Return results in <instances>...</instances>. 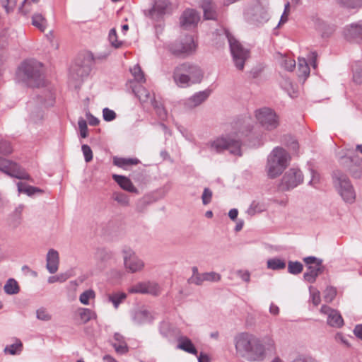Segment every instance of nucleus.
<instances>
[{"label":"nucleus","instance_id":"f257e3e1","mask_svg":"<svg viewBox=\"0 0 362 362\" xmlns=\"http://www.w3.org/2000/svg\"><path fill=\"white\" fill-rule=\"evenodd\" d=\"M253 121L249 116L238 119L233 124L232 132L221 136L208 142L207 146L211 151L222 153L228 150L230 153L241 156V146L243 140L248 137L253 129Z\"/></svg>","mask_w":362,"mask_h":362},{"label":"nucleus","instance_id":"f03ea898","mask_svg":"<svg viewBox=\"0 0 362 362\" xmlns=\"http://www.w3.org/2000/svg\"><path fill=\"white\" fill-rule=\"evenodd\" d=\"M235 346L241 356L251 362L263 361L267 352L275 350V343L272 337L259 338L248 332L240 333L235 337Z\"/></svg>","mask_w":362,"mask_h":362},{"label":"nucleus","instance_id":"7ed1b4c3","mask_svg":"<svg viewBox=\"0 0 362 362\" xmlns=\"http://www.w3.org/2000/svg\"><path fill=\"white\" fill-rule=\"evenodd\" d=\"M16 78L28 86L39 87L44 81L42 64L35 59L23 61L18 68Z\"/></svg>","mask_w":362,"mask_h":362},{"label":"nucleus","instance_id":"20e7f679","mask_svg":"<svg viewBox=\"0 0 362 362\" xmlns=\"http://www.w3.org/2000/svg\"><path fill=\"white\" fill-rule=\"evenodd\" d=\"M202 77L201 69L197 65L187 62L177 66L173 71L174 81L181 88L200 83Z\"/></svg>","mask_w":362,"mask_h":362},{"label":"nucleus","instance_id":"39448f33","mask_svg":"<svg viewBox=\"0 0 362 362\" xmlns=\"http://www.w3.org/2000/svg\"><path fill=\"white\" fill-rule=\"evenodd\" d=\"M290 159V155L285 149L276 147L268 157L267 165L268 176L274 179L281 175L288 165Z\"/></svg>","mask_w":362,"mask_h":362},{"label":"nucleus","instance_id":"423d86ee","mask_svg":"<svg viewBox=\"0 0 362 362\" xmlns=\"http://www.w3.org/2000/svg\"><path fill=\"white\" fill-rule=\"evenodd\" d=\"M333 184L343 201L353 204L356 197V192L348 176L341 170H335L332 174Z\"/></svg>","mask_w":362,"mask_h":362},{"label":"nucleus","instance_id":"0eeeda50","mask_svg":"<svg viewBox=\"0 0 362 362\" xmlns=\"http://www.w3.org/2000/svg\"><path fill=\"white\" fill-rule=\"evenodd\" d=\"M230 52L235 67L243 70L245 61L250 57V50L245 48L228 31H226Z\"/></svg>","mask_w":362,"mask_h":362},{"label":"nucleus","instance_id":"6e6552de","mask_svg":"<svg viewBox=\"0 0 362 362\" xmlns=\"http://www.w3.org/2000/svg\"><path fill=\"white\" fill-rule=\"evenodd\" d=\"M196 47L197 45L194 37L190 35H187L172 42L169 45V50L175 56L184 58L192 54L195 52Z\"/></svg>","mask_w":362,"mask_h":362},{"label":"nucleus","instance_id":"1a4fd4ad","mask_svg":"<svg viewBox=\"0 0 362 362\" xmlns=\"http://www.w3.org/2000/svg\"><path fill=\"white\" fill-rule=\"evenodd\" d=\"M255 116L260 125L267 130H274L279 124L277 115L269 107H264L256 110Z\"/></svg>","mask_w":362,"mask_h":362},{"label":"nucleus","instance_id":"9d476101","mask_svg":"<svg viewBox=\"0 0 362 362\" xmlns=\"http://www.w3.org/2000/svg\"><path fill=\"white\" fill-rule=\"evenodd\" d=\"M124 265L126 270L130 273H136L143 270L144 262L139 258L133 249L124 246L122 250Z\"/></svg>","mask_w":362,"mask_h":362},{"label":"nucleus","instance_id":"9b49d317","mask_svg":"<svg viewBox=\"0 0 362 362\" xmlns=\"http://www.w3.org/2000/svg\"><path fill=\"white\" fill-rule=\"evenodd\" d=\"M245 18L249 23L258 25L267 22L269 15L267 10L257 1L245 10Z\"/></svg>","mask_w":362,"mask_h":362},{"label":"nucleus","instance_id":"f8f14e48","mask_svg":"<svg viewBox=\"0 0 362 362\" xmlns=\"http://www.w3.org/2000/svg\"><path fill=\"white\" fill-rule=\"evenodd\" d=\"M303 181L302 172L298 168H292L285 173L278 188L282 192L289 191L301 184Z\"/></svg>","mask_w":362,"mask_h":362},{"label":"nucleus","instance_id":"ddd939ff","mask_svg":"<svg viewBox=\"0 0 362 362\" xmlns=\"http://www.w3.org/2000/svg\"><path fill=\"white\" fill-rule=\"evenodd\" d=\"M0 170L19 180H30V175L16 163L0 157Z\"/></svg>","mask_w":362,"mask_h":362},{"label":"nucleus","instance_id":"4468645a","mask_svg":"<svg viewBox=\"0 0 362 362\" xmlns=\"http://www.w3.org/2000/svg\"><path fill=\"white\" fill-rule=\"evenodd\" d=\"M130 293H142L158 296L160 293L159 285L154 281L139 282L128 289Z\"/></svg>","mask_w":362,"mask_h":362},{"label":"nucleus","instance_id":"2eb2a0df","mask_svg":"<svg viewBox=\"0 0 362 362\" xmlns=\"http://www.w3.org/2000/svg\"><path fill=\"white\" fill-rule=\"evenodd\" d=\"M37 103H40L41 106H38L35 105L34 101H29L28 103V110L30 112V119L34 123H37L38 121H40L43 117V111L42 110V107L47 106L46 102L43 100L42 96H37Z\"/></svg>","mask_w":362,"mask_h":362},{"label":"nucleus","instance_id":"dca6fc26","mask_svg":"<svg viewBox=\"0 0 362 362\" xmlns=\"http://www.w3.org/2000/svg\"><path fill=\"white\" fill-rule=\"evenodd\" d=\"M344 35L349 41L362 42V23H352L346 26Z\"/></svg>","mask_w":362,"mask_h":362},{"label":"nucleus","instance_id":"f3484780","mask_svg":"<svg viewBox=\"0 0 362 362\" xmlns=\"http://www.w3.org/2000/svg\"><path fill=\"white\" fill-rule=\"evenodd\" d=\"M321 313L327 314V324L331 327H341L344 325V320L340 313L336 310L332 309L327 305H322L320 309Z\"/></svg>","mask_w":362,"mask_h":362},{"label":"nucleus","instance_id":"a211bd4d","mask_svg":"<svg viewBox=\"0 0 362 362\" xmlns=\"http://www.w3.org/2000/svg\"><path fill=\"white\" fill-rule=\"evenodd\" d=\"M168 0H155L154 5L148 11V16L151 18L159 21L166 13L170 6Z\"/></svg>","mask_w":362,"mask_h":362},{"label":"nucleus","instance_id":"6ab92c4d","mask_svg":"<svg viewBox=\"0 0 362 362\" xmlns=\"http://www.w3.org/2000/svg\"><path fill=\"white\" fill-rule=\"evenodd\" d=\"M211 92V90L206 89L194 93L192 96L185 100V107L188 109H193L199 106L209 97Z\"/></svg>","mask_w":362,"mask_h":362},{"label":"nucleus","instance_id":"aec40b11","mask_svg":"<svg viewBox=\"0 0 362 362\" xmlns=\"http://www.w3.org/2000/svg\"><path fill=\"white\" fill-rule=\"evenodd\" d=\"M308 271L303 274V279L310 284L315 282L317 277L323 273L325 267L322 261H319L317 265L308 266Z\"/></svg>","mask_w":362,"mask_h":362},{"label":"nucleus","instance_id":"412c9836","mask_svg":"<svg viewBox=\"0 0 362 362\" xmlns=\"http://www.w3.org/2000/svg\"><path fill=\"white\" fill-rule=\"evenodd\" d=\"M46 268L50 274L57 272L59 264V252L54 249H49L46 257Z\"/></svg>","mask_w":362,"mask_h":362},{"label":"nucleus","instance_id":"4be33fe9","mask_svg":"<svg viewBox=\"0 0 362 362\" xmlns=\"http://www.w3.org/2000/svg\"><path fill=\"white\" fill-rule=\"evenodd\" d=\"M199 21L198 13L194 9H187L180 18V24L182 27L188 28L197 25Z\"/></svg>","mask_w":362,"mask_h":362},{"label":"nucleus","instance_id":"5701e85b","mask_svg":"<svg viewBox=\"0 0 362 362\" xmlns=\"http://www.w3.org/2000/svg\"><path fill=\"white\" fill-rule=\"evenodd\" d=\"M201 7L204 12V18L205 20L216 21L218 18L216 11V5L212 0H202Z\"/></svg>","mask_w":362,"mask_h":362},{"label":"nucleus","instance_id":"b1692460","mask_svg":"<svg viewBox=\"0 0 362 362\" xmlns=\"http://www.w3.org/2000/svg\"><path fill=\"white\" fill-rule=\"evenodd\" d=\"M90 66L89 65L75 64L73 66L70 71L71 77L76 80H83L85 77L88 76L90 72Z\"/></svg>","mask_w":362,"mask_h":362},{"label":"nucleus","instance_id":"393cba45","mask_svg":"<svg viewBox=\"0 0 362 362\" xmlns=\"http://www.w3.org/2000/svg\"><path fill=\"white\" fill-rule=\"evenodd\" d=\"M132 320L136 325H140L151 322L152 321V316L146 310H138L133 313Z\"/></svg>","mask_w":362,"mask_h":362},{"label":"nucleus","instance_id":"a878e982","mask_svg":"<svg viewBox=\"0 0 362 362\" xmlns=\"http://www.w3.org/2000/svg\"><path fill=\"white\" fill-rule=\"evenodd\" d=\"M132 91L142 104L148 103V101L151 102V99L154 98L153 95H151L149 90L141 85H136L133 87Z\"/></svg>","mask_w":362,"mask_h":362},{"label":"nucleus","instance_id":"bb28decb","mask_svg":"<svg viewBox=\"0 0 362 362\" xmlns=\"http://www.w3.org/2000/svg\"><path fill=\"white\" fill-rule=\"evenodd\" d=\"M177 348L193 355H197L198 353L192 341L187 337L178 338Z\"/></svg>","mask_w":362,"mask_h":362},{"label":"nucleus","instance_id":"cd10ccee","mask_svg":"<svg viewBox=\"0 0 362 362\" xmlns=\"http://www.w3.org/2000/svg\"><path fill=\"white\" fill-rule=\"evenodd\" d=\"M112 179L124 190L130 192L137 191L131 180L125 176L114 174L112 175Z\"/></svg>","mask_w":362,"mask_h":362},{"label":"nucleus","instance_id":"c85d7f7f","mask_svg":"<svg viewBox=\"0 0 362 362\" xmlns=\"http://www.w3.org/2000/svg\"><path fill=\"white\" fill-rule=\"evenodd\" d=\"M95 257L98 262V267L100 269H104L105 267V263L112 257V254L110 250L100 248L97 250Z\"/></svg>","mask_w":362,"mask_h":362},{"label":"nucleus","instance_id":"c756f323","mask_svg":"<svg viewBox=\"0 0 362 362\" xmlns=\"http://www.w3.org/2000/svg\"><path fill=\"white\" fill-rule=\"evenodd\" d=\"M114 340L115 341L112 343V346L117 353L123 354L128 351L127 344L122 334L115 333L114 335Z\"/></svg>","mask_w":362,"mask_h":362},{"label":"nucleus","instance_id":"7c9ffc66","mask_svg":"<svg viewBox=\"0 0 362 362\" xmlns=\"http://www.w3.org/2000/svg\"><path fill=\"white\" fill-rule=\"evenodd\" d=\"M32 24L40 31L44 32L47 27V20L42 13H35L32 16Z\"/></svg>","mask_w":362,"mask_h":362},{"label":"nucleus","instance_id":"2f4dec72","mask_svg":"<svg viewBox=\"0 0 362 362\" xmlns=\"http://www.w3.org/2000/svg\"><path fill=\"white\" fill-rule=\"evenodd\" d=\"M126 298L127 294L124 292H115L107 295L108 301L111 302L116 309Z\"/></svg>","mask_w":362,"mask_h":362},{"label":"nucleus","instance_id":"473e14b6","mask_svg":"<svg viewBox=\"0 0 362 362\" xmlns=\"http://www.w3.org/2000/svg\"><path fill=\"white\" fill-rule=\"evenodd\" d=\"M140 161L137 158H113V164L117 167L125 169L127 166L137 165Z\"/></svg>","mask_w":362,"mask_h":362},{"label":"nucleus","instance_id":"72a5a7b5","mask_svg":"<svg viewBox=\"0 0 362 362\" xmlns=\"http://www.w3.org/2000/svg\"><path fill=\"white\" fill-rule=\"evenodd\" d=\"M17 186H18V190L20 193H23L28 196H32L37 192H40V193L43 192V190L38 187L30 186V185H28L25 183H23L21 182H18Z\"/></svg>","mask_w":362,"mask_h":362},{"label":"nucleus","instance_id":"f704fd0d","mask_svg":"<svg viewBox=\"0 0 362 362\" xmlns=\"http://www.w3.org/2000/svg\"><path fill=\"white\" fill-rule=\"evenodd\" d=\"M4 292L8 295L17 294L20 291L18 282L14 279H9L4 286Z\"/></svg>","mask_w":362,"mask_h":362},{"label":"nucleus","instance_id":"c9c22d12","mask_svg":"<svg viewBox=\"0 0 362 362\" xmlns=\"http://www.w3.org/2000/svg\"><path fill=\"white\" fill-rule=\"evenodd\" d=\"M151 104L160 119L164 120L167 118V112L165 107L160 102L157 101L155 98L151 99Z\"/></svg>","mask_w":362,"mask_h":362},{"label":"nucleus","instance_id":"e433bc0d","mask_svg":"<svg viewBox=\"0 0 362 362\" xmlns=\"http://www.w3.org/2000/svg\"><path fill=\"white\" fill-rule=\"evenodd\" d=\"M267 267L272 270L284 269L286 267V262L284 260L279 258H272L267 260Z\"/></svg>","mask_w":362,"mask_h":362},{"label":"nucleus","instance_id":"4c0bfd02","mask_svg":"<svg viewBox=\"0 0 362 362\" xmlns=\"http://www.w3.org/2000/svg\"><path fill=\"white\" fill-rule=\"evenodd\" d=\"M303 270V265L298 261H288V272L291 274L298 275Z\"/></svg>","mask_w":362,"mask_h":362},{"label":"nucleus","instance_id":"58836bf2","mask_svg":"<svg viewBox=\"0 0 362 362\" xmlns=\"http://www.w3.org/2000/svg\"><path fill=\"white\" fill-rule=\"evenodd\" d=\"M22 346L23 344L21 340L16 339V343L8 345L5 347L4 352L11 355L18 354L21 351Z\"/></svg>","mask_w":362,"mask_h":362},{"label":"nucleus","instance_id":"ea45409f","mask_svg":"<svg viewBox=\"0 0 362 362\" xmlns=\"http://www.w3.org/2000/svg\"><path fill=\"white\" fill-rule=\"evenodd\" d=\"M132 74L133 75L134 79L139 83L145 82V76L144 74L142 71L140 66L139 64L135 65L132 69H130Z\"/></svg>","mask_w":362,"mask_h":362},{"label":"nucleus","instance_id":"a19ab883","mask_svg":"<svg viewBox=\"0 0 362 362\" xmlns=\"http://www.w3.org/2000/svg\"><path fill=\"white\" fill-rule=\"evenodd\" d=\"M112 199L122 206H126L129 205V197L123 192H114Z\"/></svg>","mask_w":362,"mask_h":362},{"label":"nucleus","instance_id":"79ce46f5","mask_svg":"<svg viewBox=\"0 0 362 362\" xmlns=\"http://www.w3.org/2000/svg\"><path fill=\"white\" fill-rule=\"evenodd\" d=\"M108 40L110 45L115 48H119L122 45V41L117 40V35L116 30L115 28H112L108 35Z\"/></svg>","mask_w":362,"mask_h":362},{"label":"nucleus","instance_id":"37998d69","mask_svg":"<svg viewBox=\"0 0 362 362\" xmlns=\"http://www.w3.org/2000/svg\"><path fill=\"white\" fill-rule=\"evenodd\" d=\"M95 296V292L93 290H86L80 295L79 300L83 305H88L90 299L94 298Z\"/></svg>","mask_w":362,"mask_h":362},{"label":"nucleus","instance_id":"c03bdc74","mask_svg":"<svg viewBox=\"0 0 362 362\" xmlns=\"http://www.w3.org/2000/svg\"><path fill=\"white\" fill-rule=\"evenodd\" d=\"M13 151V148L9 141L0 137V154H9Z\"/></svg>","mask_w":362,"mask_h":362},{"label":"nucleus","instance_id":"a18cd8bd","mask_svg":"<svg viewBox=\"0 0 362 362\" xmlns=\"http://www.w3.org/2000/svg\"><path fill=\"white\" fill-rule=\"evenodd\" d=\"M202 279L204 281L217 282L221 280V275L214 272H205L202 273Z\"/></svg>","mask_w":362,"mask_h":362},{"label":"nucleus","instance_id":"49530a36","mask_svg":"<svg viewBox=\"0 0 362 362\" xmlns=\"http://www.w3.org/2000/svg\"><path fill=\"white\" fill-rule=\"evenodd\" d=\"M339 163L344 170L351 172V168L353 167L351 156H341L339 159Z\"/></svg>","mask_w":362,"mask_h":362},{"label":"nucleus","instance_id":"de8ad7c7","mask_svg":"<svg viewBox=\"0 0 362 362\" xmlns=\"http://www.w3.org/2000/svg\"><path fill=\"white\" fill-rule=\"evenodd\" d=\"M337 295V290L332 286L327 287L324 292V299L326 302H332Z\"/></svg>","mask_w":362,"mask_h":362},{"label":"nucleus","instance_id":"09e8293b","mask_svg":"<svg viewBox=\"0 0 362 362\" xmlns=\"http://www.w3.org/2000/svg\"><path fill=\"white\" fill-rule=\"evenodd\" d=\"M299 71L301 73L302 75L304 76H308L310 74V68L308 65L307 61L305 59H298V64Z\"/></svg>","mask_w":362,"mask_h":362},{"label":"nucleus","instance_id":"8fccbe9b","mask_svg":"<svg viewBox=\"0 0 362 362\" xmlns=\"http://www.w3.org/2000/svg\"><path fill=\"white\" fill-rule=\"evenodd\" d=\"M281 65L286 70L292 71L296 66V62L294 59L288 57H283Z\"/></svg>","mask_w":362,"mask_h":362},{"label":"nucleus","instance_id":"3c124183","mask_svg":"<svg viewBox=\"0 0 362 362\" xmlns=\"http://www.w3.org/2000/svg\"><path fill=\"white\" fill-rule=\"evenodd\" d=\"M17 1L18 0H0L1 5L7 13L13 11L17 5Z\"/></svg>","mask_w":362,"mask_h":362},{"label":"nucleus","instance_id":"603ef678","mask_svg":"<svg viewBox=\"0 0 362 362\" xmlns=\"http://www.w3.org/2000/svg\"><path fill=\"white\" fill-rule=\"evenodd\" d=\"M262 211V207L259 204V203L254 201L250 204V207L247 210V214L250 216H254L257 213H260Z\"/></svg>","mask_w":362,"mask_h":362},{"label":"nucleus","instance_id":"864d4df0","mask_svg":"<svg viewBox=\"0 0 362 362\" xmlns=\"http://www.w3.org/2000/svg\"><path fill=\"white\" fill-rule=\"evenodd\" d=\"M212 196V191L209 188L205 187L202 195V204L204 205L209 204L211 202Z\"/></svg>","mask_w":362,"mask_h":362},{"label":"nucleus","instance_id":"5fc2aeb1","mask_svg":"<svg viewBox=\"0 0 362 362\" xmlns=\"http://www.w3.org/2000/svg\"><path fill=\"white\" fill-rule=\"evenodd\" d=\"M81 150L84 156L85 161L89 163L93 160V151L90 147L87 144H83Z\"/></svg>","mask_w":362,"mask_h":362},{"label":"nucleus","instance_id":"6e6d98bb","mask_svg":"<svg viewBox=\"0 0 362 362\" xmlns=\"http://www.w3.org/2000/svg\"><path fill=\"white\" fill-rule=\"evenodd\" d=\"M78 125L80 130L81 136L83 138H86L88 136V127L86 121L81 117L78 121Z\"/></svg>","mask_w":362,"mask_h":362},{"label":"nucleus","instance_id":"4d7b16f0","mask_svg":"<svg viewBox=\"0 0 362 362\" xmlns=\"http://www.w3.org/2000/svg\"><path fill=\"white\" fill-rule=\"evenodd\" d=\"M79 315L83 323H86L92 318L94 313L88 308H81Z\"/></svg>","mask_w":362,"mask_h":362},{"label":"nucleus","instance_id":"13d9d810","mask_svg":"<svg viewBox=\"0 0 362 362\" xmlns=\"http://www.w3.org/2000/svg\"><path fill=\"white\" fill-rule=\"evenodd\" d=\"M103 116L105 121L110 122L115 119L116 113L113 110L105 107L103 110Z\"/></svg>","mask_w":362,"mask_h":362},{"label":"nucleus","instance_id":"bf43d9fd","mask_svg":"<svg viewBox=\"0 0 362 362\" xmlns=\"http://www.w3.org/2000/svg\"><path fill=\"white\" fill-rule=\"evenodd\" d=\"M36 316L38 320L48 321L51 319V315L47 313L46 309L41 308L37 310Z\"/></svg>","mask_w":362,"mask_h":362},{"label":"nucleus","instance_id":"052dcab7","mask_svg":"<svg viewBox=\"0 0 362 362\" xmlns=\"http://www.w3.org/2000/svg\"><path fill=\"white\" fill-rule=\"evenodd\" d=\"M187 281L189 284H194L199 286L204 281V280L202 279V274H199L197 275H192V276L188 279Z\"/></svg>","mask_w":362,"mask_h":362},{"label":"nucleus","instance_id":"680f3d73","mask_svg":"<svg viewBox=\"0 0 362 362\" xmlns=\"http://www.w3.org/2000/svg\"><path fill=\"white\" fill-rule=\"evenodd\" d=\"M354 81L357 83H362V68L356 69L354 71Z\"/></svg>","mask_w":362,"mask_h":362},{"label":"nucleus","instance_id":"e2e57ef3","mask_svg":"<svg viewBox=\"0 0 362 362\" xmlns=\"http://www.w3.org/2000/svg\"><path fill=\"white\" fill-rule=\"evenodd\" d=\"M304 262L306 264L307 267L309 265H317L319 261H322L321 259H318L313 256L306 257L303 259Z\"/></svg>","mask_w":362,"mask_h":362},{"label":"nucleus","instance_id":"0e129e2a","mask_svg":"<svg viewBox=\"0 0 362 362\" xmlns=\"http://www.w3.org/2000/svg\"><path fill=\"white\" fill-rule=\"evenodd\" d=\"M311 298H312V302L314 304V305H315V306L318 305L321 300L320 292L318 291L312 292L311 293Z\"/></svg>","mask_w":362,"mask_h":362},{"label":"nucleus","instance_id":"69168bd1","mask_svg":"<svg viewBox=\"0 0 362 362\" xmlns=\"http://www.w3.org/2000/svg\"><path fill=\"white\" fill-rule=\"evenodd\" d=\"M86 117L90 126H97L100 122V120L90 112L86 113Z\"/></svg>","mask_w":362,"mask_h":362},{"label":"nucleus","instance_id":"338daca9","mask_svg":"<svg viewBox=\"0 0 362 362\" xmlns=\"http://www.w3.org/2000/svg\"><path fill=\"white\" fill-rule=\"evenodd\" d=\"M310 173H311L312 178H311L310 181L309 182V185L314 186L315 184L319 182L320 175L317 172H316L313 170H311Z\"/></svg>","mask_w":362,"mask_h":362},{"label":"nucleus","instance_id":"774afa93","mask_svg":"<svg viewBox=\"0 0 362 362\" xmlns=\"http://www.w3.org/2000/svg\"><path fill=\"white\" fill-rule=\"evenodd\" d=\"M292 362H317L315 359L310 356H300Z\"/></svg>","mask_w":362,"mask_h":362}]
</instances>
